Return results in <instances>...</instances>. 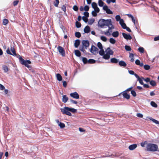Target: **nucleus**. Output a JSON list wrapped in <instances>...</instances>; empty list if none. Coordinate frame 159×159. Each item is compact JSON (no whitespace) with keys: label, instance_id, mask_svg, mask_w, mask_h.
Here are the masks:
<instances>
[{"label":"nucleus","instance_id":"obj_36","mask_svg":"<svg viewBox=\"0 0 159 159\" xmlns=\"http://www.w3.org/2000/svg\"><path fill=\"white\" fill-rule=\"evenodd\" d=\"M109 41L110 43L113 44H114L116 42L115 40L113 38H110Z\"/></svg>","mask_w":159,"mask_h":159},{"label":"nucleus","instance_id":"obj_5","mask_svg":"<svg viewBox=\"0 0 159 159\" xmlns=\"http://www.w3.org/2000/svg\"><path fill=\"white\" fill-rule=\"evenodd\" d=\"M105 54H103V57L105 59H108L110 58V56L113 54V51L109 48H107L105 51Z\"/></svg>","mask_w":159,"mask_h":159},{"label":"nucleus","instance_id":"obj_26","mask_svg":"<svg viewBox=\"0 0 159 159\" xmlns=\"http://www.w3.org/2000/svg\"><path fill=\"white\" fill-rule=\"evenodd\" d=\"M57 79L59 81H61L62 80V78L61 75L59 74H57L56 75Z\"/></svg>","mask_w":159,"mask_h":159},{"label":"nucleus","instance_id":"obj_39","mask_svg":"<svg viewBox=\"0 0 159 159\" xmlns=\"http://www.w3.org/2000/svg\"><path fill=\"white\" fill-rule=\"evenodd\" d=\"M150 84L151 85L153 86H155L156 84L155 82L153 80H152L151 81H150Z\"/></svg>","mask_w":159,"mask_h":159},{"label":"nucleus","instance_id":"obj_17","mask_svg":"<svg viewBox=\"0 0 159 159\" xmlns=\"http://www.w3.org/2000/svg\"><path fill=\"white\" fill-rule=\"evenodd\" d=\"M56 122L61 128H62L65 127V125L63 123L59 122L58 120H56Z\"/></svg>","mask_w":159,"mask_h":159},{"label":"nucleus","instance_id":"obj_64","mask_svg":"<svg viewBox=\"0 0 159 159\" xmlns=\"http://www.w3.org/2000/svg\"><path fill=\"white\" fill-rule=\"evenodd\" d=\"M79 130L80 132H84L85 131V130L84 129L81 128H79Z\"/></svg>","mask_w":159,"mask_h":159},{"label":"nucleus","instance_id":"obj_57","mask_svg":"<svg viewBox=\"0 0 159 159\" xmlns=\"http://www.w3.org/2000/svg\"><path fill=\"white\" fill-rule=\"evenodd\" d=\"M5 89L4 86L0 84V89L3 90Z\"/></svg>","mask_w":159,"mask_h":159},{"label":"nucleus","instance_id":"obj_34","mask_svg":"<svg viewBox=\"0 0 159 159\" xmlns=\"http://www.w3.org/2000/svg\"><path fill=\"white\" fill-rule=\"evenodd\" d=\"M98 5L101 7L103 6L104 2L101 0H99L98 2Z\"/></svg>","mask_w":159,"mask_h":159},{"label":"nucleus","instance_id":"obj_11","mask_svg":"<svg viewBox=\"0 0 159 159\" xmlns=\"http://www.w3.org/2000/svg\"><path fill=\"white\" fill-rule=\"evenodd\" d=\"M57 49L60 53L63 56H65V51L64 48L61 46H58Z\"/></svg>","mask_w":159,"mask_h":159},{"label":"nucleus","instance_id":"obj_63","mask_svg":"<svg viewBox=\"0 0 159 159\" xmlns=\"http://www.w3.org/2000/svg\"><path fill=\"white\" fill-rule=\"evenodd\" d=\"M127 15L128 16L129 18H130L131 19L134 17L132 15L130 14H127Z\"/></svg>","mask_w":159,"mask_h":159},{"label":"nucleus","instance_id":"obj_29","mask_svg":"<svg viewBox=\"0 0 159 159\" xmlns=\"http://www.w3.org/2000/svg\"><path fill=\"white\" fill-rule=\"evenodd\" d=\"M129 57L131 59L130 61L132 62H134V54L132 53H130Z\"/></svg>","mask_w":159,"mask_h":159},{"label":"nucleus","instance_id":"obj_30","mask_svg":"<svg viewBox=\"0 0 159 159\" xmlns=\"http://www.w3.org/2000/svg\"><path fill=\"white\" fill-rule=\"evenodd\" d=\"M80 43V41L79 40H75V43L74 45L75 48H77L79 45Z\"/></svg>","mask_w":159,"mask_h":159},{"label":"nucleus","instance_id":"obj_49","mask_svg":"<svg viewBox=\"0 0 159 159\" xmlns=\"http://www.w3.org/2000/svg\"><path fill=\"white\" fill-rule=\"evenodd\" d=\"M87 18V17H86L85 16H83L82 17L83 20L86 23H87L88 21V19Z\"/></svg>","mask_w":159,"mask_h":159},{"label":"nucleus","instance_id":"obj_23","mask_svg":"<svg viewBox=\"0 0 159 159\" xmlns=\"http://www.w3.org/2000/svg\"><path fill=\"white\" fill-rule=\"evenodd\" d=\"M149 119L152 121L153 123H155V124H159V121H157V120L153 119L152 117H149L148 118Z\"/></svg>","mask_w":159,"mask_h":159},{"label":"nucleus","instance_id":"obj_16","mask_svg":"<svg viewBox=\"0 0 159 159\" xmlns=\"http://www.w3.org/2000/svg\"><path fill=\"white\" fill-rule=\"evenodd\" d=\"M122 35L124 38L127 40H130L132 39V37L129 34L123 33Z\"/></svg>","mask_w":159,"mask_h":159},{"label":"nucleus","instance_id":"obj_8","mask_svg":"<svg viewBox=\"0 0 159 159\" xmlns=\"http://www.w3.org/2000/svg\"><path fill=\"white\" fill-rule=\"evenodd\" d=\"M10 50L11 51L12 53L10 52L9 48H8L6 50V52L7 54L13 55L14 56H16V54L14 48L11 46Z\"/></svg>","mask_w":159,"mask_h":159},{"label":"nucleus","instance_id":"obj_40","mask_svg":"<svg viewBox=\"0 0 159 159\" xmlns=\"http://www.w3.org/2000/svg\"><path fill=\"white\" fill-rule=\"evenodd\" d=\"M94 21V19H92L88 21V24L89 25H91Z\"/></svg>","mask_w":159,"mask_h":159},{"label":"nucleus","instance_id":"obj_10","mask_svg":"<svg viewBox=\"0 0 159 159\" xmlns=\"http://www.w3.org/2000/svg\"><path fill=\"white\" fill-rule=\"evenodd\" d=\"M90 52L93 54H96V53H98V49L95 46L92 45V46L91 48L90 49Z\"/></svg>","mask_w":159,"mask_h":159},{"label":"nucleus","instance_id":"obj_27","mask_svg":"<svg viewBox=\"0 0 159 159\" xmlns=\"http://www.w3.org/2000/svg\"><path fill=\"white\" fill-rule=\"evenodd\" d=\"M75 55L77 57H80L81 56V53L80 51L77 50L75 51Z\"/></svg>","mask_w":159,"mask_h":159},{"label":"nucleus","instance_id":"obj_19","mask_svg":"<svg viewBox=\"0 0 159 159\" xmlns=\"http://www.w3.org/2000/svg\"><path fill=\"white\" fill-rule=\"evenodd\" d=\"M137 147V145L134 144L130 145L129 147V148L130 150H132L135 149Z\"/></svg>","mask_w":159,"mask_h":159},{"label":"nucleus","instance_id":"obj_54","mask_svg":"<svg viewBox=\"0 0 159 159\" xmlns=\"http://www.w3.org/2000/svg\"><path fill=\"white\" fill-rule=\"evenodd\" d=\"M73 10L75 11H77L78 9V7L76 6H74L73 8Z\"/></svg>","mask_w":159,"mask_h":159},{"label":"nucleus","instance_id":"obj_37","mask_svg":"<svg viewBox=\"0 0 159 159\" xmlns=\"http://www.w3.org/2000/svg\"><path fill=\"white\" fill-rule=\"evenodd\" d=\"M139 51L141 53H143L144 52V49L142 47L139 48L138 49Z\"/></svg>","mask_w":159,"mask_h":159},{"label":"nucleus","instance_id":"obj_53","mask_svg":"<svg viewBox=\"0 0 159 159\" xmlns=\"http://www.w3.org/2000/svg\"><path fill=\"white\" fill-rule=\"evenodd\" d=\"M84 16L86 17H88L89 16V13L87 11L84 12Z\"/></svg>","mask_w":159,"mask_h":159},{"label":"nucleus","instance_id":"obj_28","mask_svg":"<svg viewBox=\"0 0 159 159\" xmlns=\"http://www.w3.org/2000/svg\"><path fill=\"white\" fill-rule=\"evenodd\" d=\"M80 59H81L83 62L84 64H86L88 62V61L87 59L84 57H80Z\"/></svg>","mask_w":159,"mask_h":159},{"label":"nucleus","instance_id":"obj_62","mask_svg":"<svg viewBox=\"0 0 159 159\" xmlns=\"http://www.w3.org/2000/svg\"><path fill=\"white\" fill-rule=\"evenodd\" d=\"M19 1H15L13 2V5L14 6L17 5Z\"/></svg>","mask_w":159,"mask_h":159},{"label":"nucleus","instance_id":"obj_13","mask_svg":"<svg viewBox=\"0 0 159 159\" xmlns=\"http://www.w3.org/2000/svg\"><path fill=\"white\" fill-rule=\"evenodd\" d=\"M82 44L83 46L84 47L85 49H87L89 45V41L85 40H83L82 41Z\"/></svg>","mask_w":159,"mask_h":159},{"label":"nucleus","instance_id":"obj_22","mask_svg":"<svg viewBox=\"0 0 159 159\" xmlns=\"http://www.w3.org/2000/svg\"><path fill=\"white\" fill-rule=\"evenodd\" d=\"M123 95L124 98H126V99H128L130 98V95L129 94H128L126 92H124L123 93Z\"/></svg>","mask_w":159,"mask_h":159},{"label":"nucleus","instance_id":"obj_3","mask_svg":"<svg viewBox=\"0 0 159 159\" xmlns=\"http://www.w3.org/2000/svg\"><path fill=\"white\" fill-rule=\"evenodd\" d=\"M112 22L111 19L104 20L102 19L99 20L98 22V26L103 28L105 26H108Z\"/></svg>","mask_w":159,"mask_h":159},{"label":"nucleus","instance_id":"obj_45","mask_svg":"<svg viewBox=\"0 0 159 159\" xmlns=\"http://www.w3.org/2000/svg\"><path fill=\"white\" fill-rule=\"evenodd\" d=\"M8 21L7 19H4L3 20V24L4 25H6L8 24Z\"/></svg>","mask_w":159,"mask_h":159},{"label":"nucleus","instance_id":"obj_20","mask_svg":"<svg viewBox=\"0 0 159 159\" xmlns=\"http://www.w3.org/2000/svg\"><path fill=\"white\" fill-rule=\"evenodd\" d=\"M68 100V98L66 95L62 96V101L64 103L66 102Z\"/></svg>","mask_w":159,"mask_h":159},{"label":"nucleus","instance_id":"obj_50","mask_svg":"<svg viewBox=\"0 0 159 159\" xmlns=\"http://www.w3.org/2000/svg\"><path fill=\"white\" fill-rule=\"evenodd\" d=\"M76 26L77 28H80L81 26V25L80 23L78 21H76Z\"/></svg>","mask_w":159,"mask_h":159},{"label":"nucleus","instance_id":"obj_42","mask_svg":"<svg viewBox=\"0 0 159 159\" xmlns=\"http://www.w3.org/2000/svg\"><path fill=\"white\" fill-rule=\"evenodd\" d=\"M98 12H96L95 10H94L92 12V14L93 16H96L97 15V13Z\"/></svg>","mask_w":159,"mask_h":159},{"label":"nucleus","instance_id":"obj_59","mask_svg":"<svg viewBox=\"0 0 159 159\" xmlns=\"http://www.w3.org/2000/svg\"><path fill=\"white\" fill-rule=\"evenodd\" d=\"M154 40L155 41L159 40V36L155 37L154 39Z\"/></svg>","mask_w":159,"mask_h":159},{"label":"nucleus","instance_id":"obj_55","mask_svg":"<svg viewBox=\"0 0 159 159\" xmlns=\"http://www.w3.org/2000/svg\"><path fill=\"white\" fill-rule=\"evenodd\" d=\"M61 9L63 11H64V12H65V11L66 10V6L65 5H63L61 7Z\"/></svg>","mask_w":159,"mask_h":159},{"label":"nucleus","instance_id":"obj_4","mask_svg":"<svg viewBox=\"0 0 159 159\" xmlns=\"http://www.w3.org/2000/svg\"><path fill=\"white\" fill-rule=\"evenodd\" d=\"M107 27L108 28L107 30L103 32V33L106 35L108 36L111 35L113 33L112 30L114 29V26L112 25L111 22Z\"/></svg>","mask_w":159,"mask_h":159},{"label":"nucleus","instance_id":"obj_25","mask_svg":"<svg viewBox=\"0 0 159 159\" xmlns=\"http://www.w3.org/2000/svg\"><path fill=\"white\" fill-rule=\"evenodd\" d=\"M84 31L85 33H88L90 31V28L88 26H86L84 29Z\"/></svg>","mask_w":159,"mask_h":159},{"label":"nucleus","instance_id":"obj_9","mask_svg":"<svg viewBox=\"0 0 159 159\" xmlns=\"http://www.w3.org/2000/svg\"><path fill=\"white\" fill-rule=\"evenodd\" d=\"M97 46L100 49L99 53L100 55L102 56L104 53V51L103 49L102 45V43L100 42H98L97 43Z\"/></svg>","mask_w":159,"mask_h":159},{"label":"nucleus","instance_id":"obj_31","mask_svg":"<svg viewBox=\"0 0 159 159\" xmlns=\"http://www.w3.org/2000/svg\"><path fill=\"white\" fill-rule=\"evenodd\" d=\"M111 61L113 63H117L118 61V60L115 58H112L111 60Z\"/></svg>","mask_w":159,"mask_h":159},{"label":"nucleus","instance_id":"obj_38","mask_svg":"<svg viewBox=\"0 0 159 159\" xmlns=\"http://www.w3.org/2000/svg\"><path fill=\"white\" fill-rule=\"evenodd\" d=\"M138 80L139 81V83L142 85H143V81L144 80L143 79H142V77L139 78Z\"/></svg>","mask_w":159,"mask_h":159},{"label":"nucleus","instance_id":"obj_12","mask_svg":"<svg viewBox=\"0 0 159 159\" xmlns=\"http://www.w3.org/2000/svg\"><path fill=\"white\" fill-rule=\"evenodd\" d=\"M92 7L93 8L94 10H95L97 12H99L100 9L98 7L97 4L95 2H93L92 3Z\"/></svg>","mask_w":159,"mask_h":159},{"label":"nucleus","instance_id":"obj_6","mask_svg":"<svg viewBox=\"0 0 159 159\" xmlns=\"http://www.w3.org/2000/svg\"><path fill=\"white\" fill-rule=\"evenodd\" d=\"M146 148L148 151H155L157 150L158 147L157 146L156 144L149 143L147 145Z\"/></svg>","mask_w":159,"mask_h":159},{"label":"nucleus","instance_id":"obj_58","mask_svg":"<svg viewBox=\"0 0 159 159\" xmlns=\"http://www.w3.org/2000/svg\"><path fill=\"white\" fill-rule=\"evenodd\" d=\"M63 86L65 87H66L67 85V83L66 81H63Z\"/></svg>","mask_w":159,"mask_h":159},{"label":"nucleus","instance_id":"obj_46","mask_svg":"<svg viewBox=\"0 0 159 159\" xmlns=\"http://www.w3.org/2000/svg\"><path fill=\"white\" fill-rule=\"evenodd\" d=\"M75 36L77 38H79L81 36L80 33L79 32H76L75 33Z\"/></svg>","mask_w":159,"mask_h":159},{"label":"nucleus","instance_id":"obj_14","mask_svg":"<svg viewBox=\"0 0 159 159\" xmlns=\"http://www.w3.org/2000/svg\"><path fill=\"white\" fill-rule=\"evenodd\" d=\"M70 96L71 97L76 99H79V95L76 92H74L70 93Z\"/></svg>","mask_w":159,"mask_h":159},{"label":"nucleus","instance_id":"obj_33","mask_svg":"<svg viewBox=\"0 0 159 159\" xmlns=\"http://www.w3.org/2000/svg\"><path fill=\"white\" fill-rule=\"evenodd\" d=\"M2 69L5 72H7L8 71V68L6 66H2Z\"/></svg>","mask_w":159,"mask_h":159},{"label":"nucleus","instance_id":"obj_51","mask_svg":"<svg viewBox=\"0 0 159 159\" xmlns=\"http://www.w3.org/2000/svg\"><path fill=\"white\" fill-rule=\"evenodd\" d=\"M84 9L86 11H88L89 9V7L88 6H85L84 7Z\"/></svg>","mask_w":159,"mask_h":159},{"label":"nucleus","instance_id":"obj_15","mask_svg":"<svg viewBox=\"0 0 159 159\" xmlns=\"http://www.w3.org/2000/svg\"><path fill=\"white\" fill-rule=\"evenodd\" d=\"M103 9L106 11L107 13L109 14H112V11L108 8V7L107 5H105L103 7Z\"/></svg>","mask_w":159,"mask_h":159},{"label":"nucleus","instance_id":"obj_56","mask_svg":"<svg viewBox=\"0 0 159 159\" xmlns=\"http://www.w3.org/2000/svg\"><path fill=\"white\" fill-rule=\"evenodd\" d=\"M137 116L140 118H142L143 117V115L141 113H137Z\"/></svg>","mask_w":159,"mask_h":159},{"label":"nucleus","instance_id":"obj_61","mask_svg":"<svg viewBox=\"0 0 159 159\" xmlns=\"http://www.w3.org/2000/svg\"><path fill=\"white\" fill-rule=\"evenodd\" d=\"M128 72H129V73L131 75H134V72L132 70H129Z\"/></svg>","mask_w":159,"mask_h":159},{"label":"nucleus","instance_id":"obj_24","mask_svg":"<svg viewBox=\"0 0 159 159\" xmlns=\"http://www.w3.org/2000/svg\"><path fill=\"white\" fill-rule=\"evenodd\" d=\"M119 65L121 66L125 67L126 66V63L123 61H120L119 62Z\"/></svg>","mask_w":159,"mask_h":159},{"label":"nucleus","instance_id":"obj_35","mask_svg":"<svg viewBox=\"0 0 159 159\" xmlns=\"http://www.w3.org/2000/svg\"><path fill=\"white\" fill-rule=\"evenodd\" d=\"M100 39L102 41L104 42H106L107 40V38L104 36H100Z\"/></svg>","mask_w":159,"mask_h":159},{"label":"nucleus","instance_id":"obj_44","mask_svg":"<svg viewBox=\"0 0 159 159\" xmlns=\"http://www.w3.org/2000/svg\"><path fill=\"white\" fill-rule=\"evenodd\" d=\"M59 3V0H56L54 2V5L55 6L57 7Z\"/></svg>","mask_w":159,"mask_h":159},{"label":"nucleus","instance_id":"obj_47","mask_svg":"<svg viewBox=\"0 0 159 159\" xmlns=\"http://www.w3.org/2000/svg\"><path fill=\"white\" fill-rule=\"evenodd\" d=\"M144 68L146 70H148L150 68V66L148 65H145L144 66Z\"/></svg>","mask_w":159,"mask_h":159},{"label":"nucleus","instance_id":"obj_48","mask_svg":"<svg viewBox=\"0 0 159 159\" xmlns=\"http://www.w3.org/2000/svg\"><path fill=\"white\" fill-rule=\"evenodd\" d=\"M131 94L134 97H136V93L135 92L134 90L131 91Z\"/></svg>","mask_w":159,"mask_h":159},{"label":"nucleus","instance_id":"obj_52","mask_svg":"<svg viewBox=\"0 0 159 159\" xmlns=\"http://www.w3.org/2000/svg\"><path fill=\"white\" fill-rule=\"evenodd\" d=\"M142 79L144 80L146 82H149L150 81V79L148 78H147L146 79H144L143 77H142Z\"/></svg>","mask_w":159,"mask_h":159},{"label":"nucleus","instance_id":"obj_32","mask_svg":"<svg viewBox=\"0 0 159 159\" xmlns=\"http://www.w3.org/2000/svg\"><path fill=\"white\" fill-rule=\"evenodd\" d=\"M150 104L152 107L156 108L157 107V104L154 102L152 101L151 102Z\"/></svg>","mask_w":159,"mask_h":159},{"label":"nucleus","instance_id":"obj_2","mask_svg":"<svg viewBox=\"0 0 159 159\" xmlns=\"http://www.w3.org/2000/svg\"><path fill=\"white\" fill-rule=\"evenodd\" d=\"M115 19L117 21H119L120 25L124 29H126L129 32H131V30L128 27L126 26V24L124 23V20L121 18L120 16L119 15H116L115 17Z\"/></svg>","mask_w":159,"mask_h":159},{"label":"nucleus","instance_id":"obj_1","mask_svg":"<svg viewBox=\"0 0 159 159\" xmlns=\"http://www.w3.org/2000/svg\"><path fill=\"white\" fill-rule=\"evenodd\" d=\"M61 112L64 114H66L69 116H71L72 115L70 112L74 113L76 112L77 110L74 108L65 107L61 109Z\"/></svg>","mask_w":159,"mask_h":159},{"label":"nucleus","instance_id":"obj_18","mask_svg":"<svg viewBox=\"0 0 159 159\" xmlns=\"http://www.w3.org/2000/svg\"><path fill=\"white\" fill-rule=\"evenodd\" d=\"M113 37L115 38L117 37L119 35V33L118 31L113 32L111 34Z\"/></svg>","mask_w":159,"mask_h":159},{"label":"nucleus","instance_id":"obj_7","mask_svg":"<svg viewBox=\"0 0 159 159\" xmlns=\"http://www.w3.org/2000/svg\"><path fill=\"white\" fill-rule=\"evenodd\" d=\"M19 59L20 62L22 64L24 65L25 66L29 68L30 67L29 64L31 63V61L29 60L25 61L22 57L19 56Z\"/></svg>","mask_w":159,"mask_h":159},{"label":"nucleus","instance_id":"obj_41","mask_svg":"<svg viewBox=\"0 0 159 159\" xmlns=\"http://www.w3.org/2000/svg\"><path fill=\"white\" fill-rule=\"evenodd\" d=\"M125 50L127 51H130L131 50L130 47L129 46L127 45L125 46Z\"/></svg>","mask_w":159,"mask_h":159},{"label":"nucleus","instance_id":"obj_60","mask_svg":"<svg viewBox=\"0 0 159 159\" xmlns=\"http://www.w3.org/2000/svg\"><path fill=\"white\" fill-rule=\"evenodd\" d=\"M70 101L72 103L75 104H76L77 103V102L76 101L73 100L72 99L70 100Z\"/></svg>","mask_w":159,"mask_h":159},{"label":"nucleus","instance_id":"obj_21","mask_svg":"<svg viewBox=\"0 0 159 159\" xmlns=\"http://www.w3.org/2000/svg\"><path fill=\"white\" fill-rule=\"evenodd\" d=\"M135 64L138 65H139L140 66L142 67L143 66V63H141L140 61L139 60H136L135 61Z\"/></svg>","mask_w":159,"mask_h":159},{"label":"nucleus","instance_id":"obj_43","mask_svg":"<svg viewBox=\"0 0 159 159\" xmlns=\"http://www.w3.org/2000/svg\"><path fill=\"white\" fill-rule=\"evenodd\" d=\"M96 61L93 59H90L88 61V63H95Z\"/></svg>","mask_w":159,"mask_h":159}]
</instances>
